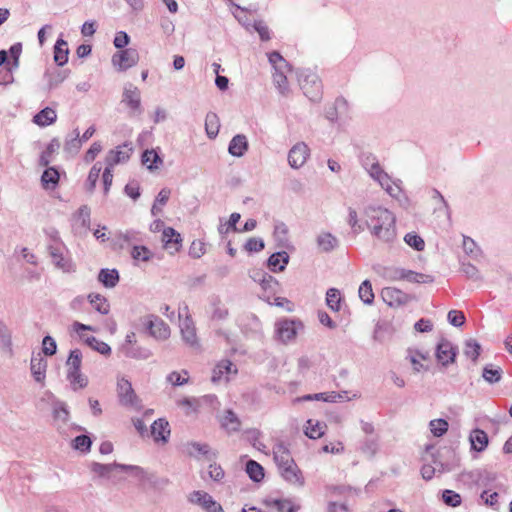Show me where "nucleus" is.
<instances>
[{"label":"nucleus","instance_id":"774afa93","mask_svg":"<svg viewBox=\"0 0 512 512\" xmlns=\"http://www.w3.org/2000/svg\"><path fill=\"white\" fill-rule=\"evenodd\" d=\"M274 505L278 512H296L300 508V506H295L289 499L275 500Z\"/></svg>","mask_w":512,"mask_h":512},{"label":"nucleus","instance_id":"ddd939ff","mask_svg":"<svg viewBox=\"0 0 512 512\" xmlns=\"http://www.w3.org/2000/svg\"><path fill=\"white\" fill-rule=\"evenodd\" d=\"M132 150L131 145L128 143L110 150L105 157L106 166L113 169L118 164L126 163L130 159Z\"/></svg>","mask_w":512,"mask_h":512},{"label":"nucleus","instance_id":"6ab92c4d","mask_svg":"<svg viewBox=\"0 0 512 512\" xmlns=\"http://www.w3.org/2000/svg\"><path fill=\"white\" fill-rule=\"evenodd\" d=\"M383 300L390 306L402 305L408 301V295L401 290L387 287L382 290Z\"/></svg>","mask_w":512,"mask_h":512},{"label":"nucleus","instance_id":"39448f33","mask_svg":"<svg viewBox=\"0 0 512 512\" xmlns=\"http://www.w3.org/2000/svg\"><path fill=\"white\" fill-rule=\"evenodd\" d=\"M117 395L121 405L134 410L141 409V402L134 392L131 382L125 377L117 378Z\"/></svg>","mask_w":512,"mask_h":512},{"label":"nucleus","instance_id":"7c9ffc66","mask_svg":"<svg viewBox=\"0 0 512 512\" xmlns=\"http://www.w3.org/2000/svg\"><path fill=\"white\" fill-rule=\"evenodd\" d=\"M120 470L126 472L137 479L140 485H145L151 472L137 465H120Z\"/></svg>","mask_w":512,"mask_h":512},{"label":"nucleus","instance_id":"0eeeda50","mask_svg":"<svg viewBox=\"0 0 512 512\" xmlns=\"http://www.w3.org/2000/svg\"><path fill=\"white\" fill-rule=\"evenodd\" d=\"M121 102L130 109L131 115H140L143 111L141 106V92L132 83H127L124 86Z\"/></svg>","mask_w":512,"mask_h":512},{"label":"nucleus","instance_id":"5fc2aeb1","mask_svg":"<svg viewBox=\"0 0 512 512\" xmlns=\"http://www.w3.org/2000/svg\"><path fill=\"white\" fill-rule=\"evenodd\" d=\"M502 370L494 368L492 365L484 367L482 377L490 384L497 383L501 380Z\"/></svg>","mask_w":512,"mask_h":512},{"label":"nucleus","instance_id":"c85d7f7f","mask_svg":"<svg viewBox=\"0 0 512 512\" xmlns=\"http://www.w3.org/2000/svg\"><path fill=\"white\" fill-rule=\"evenodd\" d=\"M119 463H113V464H101L97 462H92L90 464V469L92 472L96 473L100 477L105 478H112L114 476V472L116 470H120Z\"/></svg>","mask_w":512,"mask_h":512},{"label":"nucleus","instance_id":"1a4fd4ad","mask_svg":"<svg viewBox=\"0 0 512 512\" xmlns=\"http://www.w3.org/2000/svg\"><path fill=\"white\" fill-rule=\"evenodd\" d=\"M138 61L139 54L134 48L121 50L112 56V64L119 71H126L135 66Z\"/></svg>","mask_w":512,"mask_h":512},{"label":"nucleus","instance_id":"aec40b11","mask_svg":"<svg viewBox=\"0 0 512 512\" xmlns=\"http://www.w3.org/2000/svg\"><path fill=\"white\" fill-rule=\"evenodd\" d=\"M47 361L40 355L32 356L30 363L31 373L37 382H43L46 376Z\"/></svg>","mask_w":512,"mask_h":512},{"label":"nucleus","instance_id":"13d9d810","mask_svg":"<svg viewBox=\"0 0 512 512\" xmlns=\"http://www.w3.org/2000/svg\"><path fill=\"white\" fill-rule=\"evenodd\" d=\"M480 350L481 346L476 340L469 339L466 341L464 354L467 357L471 358L472 360H476L480 354Z\"/></svg>","mask_w":512,"mask_h":512},{"label":"nucleus","instance_id":"bb28decb","mask_svg":"<svg viewBox=\"0 0 512 512\" xmlns=\"http://www.w3.org/2000/svg\"><path fill=\"white\" fill-rule=\"evenodd\" d=\"M316 243L322 252H331L338 246V239L329 232H321L317 238Z\"/></svg>","mask_w":512,"mask_h":512},{"label":"nucleus","instance_id":"8fccbe9b","mask_svg":"<svg viewBox=\"0 0 512 512\" xmlns=\"http://www.w3.org/2000/svg\"><path fill=\"white\" fill-rule=\"evenodd\" d=\"M101 170L102 166L100 162L95 163L90 169L86 181V188L89 192H93V190L95 189Z\"/></svg>","mask_w":512,"mask_h":512},{"label":"nucleus","instance_id":"473e14b6","mask_svg":"<svg viewBox=\"0 0 512 512\" xmlns=\"http://www.w3.org/2000/svg\"><path fill=\"white\" fill-rule=\"evenodd\" d=\"M88 301L92 307L102 315H107L110 311V305L107 299L97 293H91L88 295Z\"/></svg>","mask_w":512,"mask_h":512},{"label":"nucleus","instance_id":"7ed1b4c3","mask_svg":"<svg viewBox=\"0 0 512 512\" xmlns=\"http://www.w3.org/2000/svg\"><path fill=\"white\" fill-rule=\"evenodd\" d=\"M298 82L304 95L312 102H320L322 99V83L318 75L309 69L297 73Z\"/></svg>","mask_w":512,"mask_h":512},{"label":"nucleus","instance_id":"cd10ccee","mask_svg":"<svg viewBox=\"0 0 512 512\" xmlns=\"http://www.w3.org/2000/svg\"><path fill=\"white\" fill-rule=\"evenodd\" d=\"M56 120H57L56 111L50 107H46V108L42 109L33 117V122L40 127L49 126V125L55 123Z\"/></svg>","mask_w":512,"mask_h":512},{"label":"nucleus","instance_id":"49530a36","mask_svg":"<svg viewBox=\"0 0 512 512\" xmlns=\"http://www.w3.org/2000/svg\"><path fill=\"white\" fill-rule=\"evenodd\" d=\"M449 424L445 419H433L429 422V430L435 437H441L448 431Z\"/></svg>","mask_w":512,"mask_h":512},{"label":"nucleus","instance_id":"a878e982","mask_svg":"<svg viewBox=\"0 0 512 512\" xmlns=\"http://www.w3.org/2000/svg\"><path fill=\"white\" fill-rule=\"evenodd\" d=\"M289 262V255L285 251L273 253L267 261L268 267L272 272L283 271Z\"/></svg>","mask_w":512,"mask_h":512},{"label":"nucleus","instance_id":"9d476101","mask_svg":"<svg viewBox=\"0 0 512 512\" xmlns=\"http://www.w3.org/2000/svg\"><path fill=\"white\" fill-rule=\"evenodd\" d=\"M458 354L457 346L453 345L447 339H441L436 346L435 356L439 364L447 367L449 364H453Z\"/></svg>","mask_w":512,"mask_h":512},{"label":"nucleus","instance_id":"09e8293b","mask_svg":"<svg viewBox=\"0 0 512 512\" xmlns=\"http://www.w3.org/2000/svg\"><path fill=\"white\" fill-rule=\"evenodd\" d=\"M117 239L129 245H137L142 241L141 233L132 229L117 233Z\"/></svg>","mask_w":512,"mask_h":512},{"label":"nucleus","instance_id":"e433bc0d","mask_svg":"<svg viewBox=\"0 0 512 512\" xmlns=\"http://www.w3.org/2000/svg\"><path fill=\"white\" fill-rule=\"evenodd\" d=\"M142 163L145 165L150 171L158 169L159 164L163 163V160L160 158L158 153L151 149L146 150L142 155Z\"/></svg>","mask_w":512,"mask_h":512},{"label":"nucleus","instance_id":"338daca9","mask_svg":"<svg viewBox=\"0 0 512 512\" xmlns=\"http://www.w3.org/2000/svg\"><path fill=\"white\" fill-rule=\"evenodd\" d=\"M90 208L87 205H82L76 214L78 221H80L83 228H89L90 226Z\"/></svg>","mask_w":512,"mask_h":512},{"label":"nucleus","instance_id":"ea45409f","mask_svg":"<svg viewBox=\"0 0 512 512\" xmlns=\"http://www.w3.org/2000/svg\"><path fill=\"white\" fill-rule=\"evenodd\" d=\"M469 440L471 443V448H477V445H479V448H485L488 445V435L485 431L481 429H474L471 431Z\"/></svg>","mask_w":512,"mask_h":512},{"label":"nucleus","instance_id":"bf43d9fd","mask_svg":"<svg viewBox=\"0 0 512 512\" xmlns=\"http://www.w3.org/2000/svg\"><path fill=\"white\" fill-rule=\"evenodd\" d=\"M347 223L355 233H359L364 229L363 225L359 223L357 211L352 207L348 208Z\"/></svg>","mask_w":512,"mask_h":512},{"label":"nucleus","instance_id":"20e7f679","mask_svg":"<svg viewBox=\"0 0 512 512\" xmlns=\"http://www.w3.org/2000/svg\"><path fill=\"white\" fill-rule=\"evenodd\" d=\"M369 176L377 182L382 189H384L391 197L399 198L402 192L400 187V180H392L387 172L384 171L382 166L379 164L375 167H370L366 171Z\"/></svg>","mask_w":512,"mask_h":512},{"label":"nucleus","instance_id":"0e129e2a","mask_svg":"<svg viewBox=\"0 0 512 512\" xmlns=\"http://www.w3.org/2000/svg\"><path fill=\"white\" fill-rule=\"evenodd\" d=\"M206 253L205 243L200 240H194L189 248V255L194 259L201 258Z\"/></svg>","mask_w":512,"mask_h":512},{"label":"nucleus","instance_id":"412c9836","mask_svg":"<svg viewBox=\"0 0 512 512\" xmlns=\"http://www.w3.org/2000/svg\"><path fill=\"white\" fill-rule=\"evenodd\" d=\"M121 352L124 356L136 360H146L152 356V352L150 349L139 346L137 344L131 346H121Z\"/></svg>","mask_w":512,"mask_h":512},{"label":"nucleus","instance_id":"79ce46f5","mask_svg":"<svg viewBox=\"0 0 512 512\" xmlns=\"http://www.w3.org/2000/svg\"><path fill=\"white\" fill-rule=\"evenodd\" d=\"M48 88L54 89L58 87L68 76L67 71L53 70L46 73Z\"/></svg>","mask_w":512,"mask_h":512},{"label":"nucleus","instance_id":"6e6d98bb","mask_svg":"<svg viewBox=\"0 0 512 512\" xmlns=\"http://www.w3.org/2000/svg\"><path fill=\"white\" fill-rule=\"evenodd\" d=\"M444 470L443 464L436 459H433V465L424 464L421 468L422 477L426 480L431 479L435 472H442Z\"/></svg>","mask_w":512,"mask_h":512},{"label":"nucleus","instance_id":"3c124183","mask_svg":"<svg viewBox=\"0 0 512 512\" xmlns=\"http://www.w3.org/2000/svg\"><path fill=\"white\" fill-rule=\"evenodd\" d=\"M404 268L390 266L382 269L381 275L389 281H400L403 280Z\"/></svg>","mask_w":512,"mask_h":512},{"label":"nucleus","instance_id":"052dcab7","mask_svg":"<svg viewBox=\"0 0 512 512\" xmlns=\"http://www.w3.org/2000/svg\"><path fill=\"white\" fill-rule=\"evenodd\" d=\"M404 241L407 245L414 248L417 251H422L424 249L425 243L424 240L415 233H407L404 237Z\"/></svg>","mask_w":512,"mask_h":512},{"label":"nucleus","instance_id":"9b49d317","mask_svg":"<svg viewBox=\"0 0 512 512\" xmlns=\"http://www.w3.org/2000/svg\"><path fill=\"white\" fill-rule=\"evenodd\" d=\"M300 328H302L301 322L289 319L280 320L275 324L276 335L283 343L293 340Z\"/></svg>","mask_w":512,"mask_h":512},{"label":"nucleus","instance_id":"864d4df0","mask_svg":"<svg viewBox=\"0 0 512 512\" xmlns=\"http://www.w3.org/2000/svg\"><path fill=\"white\" fill-rule=\"evenodd\" d=\"M340 292L336 288H330L328 289L326 293V304L327 306L333 310V311H339L340 310Z\"/></svg>","mask_w":512,"mask_h":512},{"label":"nucleus","instance_id":"423d86ee","mask_svg":"<svg viewBox=\"0 0 512 512\" xmlns=\"http://www.w3.org/2000/svg\"><path fill=\"white\" fill-rule=\"evenodd\" d=\"M143 324L146 326L150 336L158 341H165L171 335L169 325L156 315H147L144 318Z\"/></svg>","mask_w":512,"mask_h":512},{"label":"nucleus","instance_id":"2f4dec72","mask_svg":"<svg viewBox=\"0 0 512 512\" xmlns=\"http://www.w3.org/2000/svg\"><path fill=\"white\" fill-rule=\"evenodd\" d=\"M69 49L68 44L62 38H59L54 45V61L59 66L68 62Z\"/></svg>","mask_w":512,"mask_h":512},{"label":"nucleus","instance_id":"680f3d73","mask_svg":"<svg viewBox=\"0 0 512 512\" xmlns=\"http://www.w3.org/2000/svg\"><path fill=\"white\" fill-rule=\"evenodd\" d=\"M463 250L467 255L471 256L472 258H477L480 253V250L475 241L467 236L463 237Z\"/></svg>","mask_w":512,"mask_h":512},{"label":"nucleus","instance_id":"393cba45","mask_svg":"<svg viewBox=\"0 0 512 512\" xmlns=\"http://www.w3.org/2000/svg\"><path fill=\"white\" fill-rule=\"evenodd\" d=\"M82 146V140L80 139V133L78 129H75L72 134L67 135L64 142V152L69 156H75Z\"/></svg>","mask_w":512,"mask_h":512},{"label":"nucleus","instance_id":"58836bf2","mask_svg":"<svg viewBox=\"0 0 512 512\" xmlns=\"http://www.w3.org/2000/svg\"><path fill=\"white\" fill-rule=\"evenodd\" d=\"M246 473L254 482H260L264 478L263 467L254 460L246 463Z\"/></svg>","mask_w":512,"mask_h":512},{"label":"nucleus","instance_id":"c756f323","mask_svg":"<svg viewBox=\"0 0 512 512\" xmlns=\"http://www.w3.org/2000/svg\"><path fill=\"white\" fill-rule=\"evenodd\" d=\"M60 173L55 167H47L42 176L41 183L45 189H55L58 185Z\"/></svg>","mask_w":512,"mask_h":512},{"label":"nucleus","instance_id":"69168bd1","mask_svg":"<svg viewBox=\"0 0 512 512\" xmlns=\"http://www.w3.org/2000/svg\"><path fill=\"white\" fill-rule=\"evenodd\" d=\"M42 351L46 356H53L57 352V344L51 336H45L42 340Z\"/></svg>","mask_w":512,"mask_h":512},{"label":"nucleus","instance_id":"f03ea898","mask_svg":"<svg viewBox=\"0 0 512 512\" xmlns=\"http://www.w3.org/2000/svg\"><path fill=\"white\" fill-rule=\"evenodd\" d=\"M268 60L274 69L273 82L276 88L282 95L287 94L289 91L287 72L290 71V65L277 51L269 53Z\"/></svg>","mask_w":512,"mask_h":512},{"label":"nucleus","instance_id":"a211bd4d","mask_svg":"<svg viewBox=\"0 0 512 512\" xmlns=\"http://www.w3.org/2000/svg\"><path fill=\"white\" fill-rule=\"evenodd\" d=\"M249 143L244 134L235 135L229 142L228 152L234 157H242L248 151Z\"/></svg>","mask_w":512,"mask_h":512},{"label":"nucleus","instance_id":"f704fd0d","mask_svg":"<svg viewBox=\"0 0 512 512\" xmlns=\"http://www.w3.org/2000/svg\"><path fill=\"white\" fill-rule=\"evenodd\" d=\"M98 280L108 288H113L119 281V274L116 269H101Z\"/></svg>","mask_w":512,"mask_h":512},{"label":"nucleus","instance_id":"5701e85b","mask_svg":"<svg viewBox=\"0 0 512 512\" xmlns=\"http://www.w3.org/2000/svg\"><path fill=\"white\" fill-rule=\"evenodd\" d=\"M151 433L156 442L166 443L170 434L169 423L164 419H158L151 425Z\"/></svg>","mask_w":512,"mask_h":512},{"label":"nucleus","instance_id":"37998d69","mask_svg":"<svg viewBox=\"0 0 512 512\" xmlns=\"http://www.w3.org/2000/svg\"><path fill=\"white\" fill-rule=\"evenodd\" d=\"M403 280L410 283H431L433 282V277L427 274L405 269Z\"/></svg>","mask_w":512,"mask_h":512},{"label":"nucleus","instance_id":"603ef678","mask_svg":"<svg viewBox=\"0 0 512 512\" xmlns=\"http://www.w3.org/2000/svg\"><path fill=\"white\" fill-rule=\"evenodd\" d=\"M261 432L257 429H248L244 431L242 437L243 440L246 441L253 448H260L262 446L265 448L264 444L260 442Z\"/></svg>","mask_w":512,"mask_h":512},{"label":"nucleus","instance_id":"e2e57ef3","mask_svg":"<svg viewBox=\"0 0 512 512\" xmlns=\"http://www.w3.org/2000/svg\"><path fill=\"white\" fill-rule=\"evenodd\" d=\"M183 375L179 372L173 371L167 376V381L174 386H182L188 383L187 371H182Z\"/></svg>","mask_w":512,"mask_h":512},{"label":"nucleus","instance_id":"2eb2a0df","mask_svg":"<svg viewBox=\"0 0 512 512\" xmlns=\"http://www.w3.org/2000/svg\"><path fill=\"white\" fill-rule=\"evenodd\" d=\"M189 501L202 506L207 512H223L222 507L208 493L203 491L192 492Z\"/></svg>","mask_w":512,"mask_h":512},{"label":"nucleus","instance_id":"dca6fc26","mask_svg":"<svg viewBox=\"0 0 512 512\" xmlns=\"http://www.w3.org/2000/svg\"><path fill=\"white\" fill-rule=\"evenodd\" d=\"M48 252L56 267L65 272H69L71 270V262L64 257V247L61 243L49 245Z\"/></svg>","mask_w":512,"mask_h":512},{"label":"nucleus","instance_id":"6e6552de","mask_svg":"<svg viewBox=\"0 0 512 512\" xmlns=\"http://www.w3.org/2000/svg\"><path fill=\"white\" fill-rule=\"evenodd\" d=\"M179 328L183 342L193 350H200V342L192 318L186 315L180 320Z\"/></svg>","mask_w":512,"mask_h":512},{"label":"nucleus","instance_id":"f257e3e1","mask_svg":"<svg viewBox=\"0 0 512 512\" xmlns=\"http://www.w3.org/2000/svg\"><path fill=\"white\" fill-rule=\"evenodd\" d=\"M365 224L371 234L378 240L391 243L396 238V218L388 209L368 205L364 208Z\"/></svg>","mask_w":512,"mask_h":512},{"label":"nucleus","instance_id":"f8f14e48","mask_svg":"<svg viewBox=\"0 0 512 512\" xmlns=\"http://www.w3.org/2000/svg\"><path fill=\"white\" fill-rule=\"evenodd\" d=\"M310 156V149L305 142H298L288 152V163L291 168L299 169Z\"/></svg>","mask_w":512,"mask_h":512},{"label":"nucleus","instance_id":"de8ad7c7","mask_svg":"<svg viewBox=\"0 0 512 512\" xmlns=\"http://www.w3.org/2000/svg\"><path fill=\"white\" fill-rule=\"evenodd\" d=\"M358 294L363 303L370 305L374 301V293L372 285L369 280H365L361 283Z\"/></svg>","mask_w":512,"mask_h":512},{"label":"nucleus","instance_id":"a19ab883","mask_svg":"<svg viewBox=\"0 0 512 512\" xmlns=\"http://www.w3.org/2000/svg\"><path fill=\"white\" fill-rule=\"evenodd\" d=\"M325 428V424L320 423L319 421L314 422L313 420H308L305 429V434L307 437L311 439H317L324 434Z\"/></svg>","mask_w":512,"mask_h":512},{"label":"nucleus","instance_id":"4468645a","mask_svg":"<svg viewBox=\"0 0 512 512\" xmlns=\"http://www.w3.org/2000/svg\"><path fill=\"white\" fill-rule=\"evenodd\" d=\"M236 373L237 368L230 360H221L213 369L211 380L214 383L228 382L230 375Z\"/></svg>","mask_w":512,"mask_h":512},{"label":"nucleus","instance_id":"4c0bfd02","mask_svg":"<svg viewBox=\"0 0 512 512\" xmlns=\"http://www.w3.org/2000/svg\"><path fill=\"white\" fill-rule=\"evenodd\" d=\"M219 118L216 113L209 112L205 118V129L209 138H215L219 133Z\"/></svg>","mask_w":512,"mask_h":512},{"label":"nucleus","instance_id":"a18cd8bd","mask_svg":"<svg viewBox=\"0 0 512 512\" xmlns=\"http://www.w3.org/2000/svg\"><path fill=\"white\" fill-rule=\"evenodd\" d=\"M85 343L102 355L108 356L111 354V347L107 343L98 340L94 336L87 337L85 339Z\"/></svg>","mask_w":512,"mask_h":512},{"label":"nucleus","instance_id":"4d7b16f0","mask_svg":"<svg viewBox=\"0 0 512 512\" xmlns=\"http://www.w3.org/2000/svg\"><path fill=\"white\" fill-rule=\"evenodd\" d=\"M131 256L134 260L149 261L152 258V252L142 245H133Z\"/></svg>","mask_w":512,"mask_h":512},{"label":"nucleus","instance_id":"f3484780","mask_svg":"<svg viewBox=\"0 0 512 512\" xmlns=\"http://www.w3.org/2000/svg\"><path fill=\"white\" fill-rule=\"evenodd\" d=\"M162 241L164 247L170 251L171 254L178 252L181 248L182 238L175 229L167 227L163 230Z\"/></svg>","mask_w":512,"mask_h":512},{"label":"nucleus","instance_id":"72a5a7b5","mask_svg":"<svg viewBox=\"0 0 512 512\" xmlns=\"http://www.w3.org/2000/svg\"><path fill=\"white\" fill-rule=\"evenodd\" d=\"M82 352L79 349L70 351L66 360L67 375L81 371Z\"/></svg>","mask_w":512,"mask_h":512},{"label":"nucleus","instance_id":"b1692460","mask_svg":"<svg viewBox=\"0 0 512 512\" xmlns=\"http://www.w3.org/2000/svg\"><path fill=\"white\" fill-rule=\"evenodd\" d=\"M279 473L286 481L293 485L299 487L304 485V478L296 463H293L291 467H284L282 470H279Z\"/></svg>","mask_w":512,"mask_h":512},{"label":"nucleus","instance_id":"4be33fe9","mask_svg":"<svg viewBox=\"0 0 512 512\" xmlns=\"http://www.w3.org/2000/svg\"><path fill=\"white\" fill-rule=\"evenodd\" d=\"M220 423L222 428L228 432H236L241 426L239 417L231 409L223 411V414L220 417Z\"/></svg>","mask_w":512,"mask_h":512},{"label":"nucleus","instance_id":"c03bdc74","mask_svg":"<svg viewBox=\"0 0 512 512\" xmlns=\"http://www.w3.org/2000/svg\"><path fill=\"white\" fill-rule=\"evenodd\" d=\"M66 377L74 391L83 389L88 385V378L81 371L66 375Z\"/></svg>","mask_w":512,"mask_h":512},{"label":"nucleus","instance_id":"c9c22d12","mask_svg":"<svg viewBox=\"0 0 512 512\" xmlns=\"http://www.w3.org/2000/svg\"><path fill=\"white\" fill-rule=\"evenodd\" d=\"M273 454L278 470H282L284 467H291L295 463L290 450H273Z\"/></svg>","mask_w":512,"mask_h":512}]
</instances>
